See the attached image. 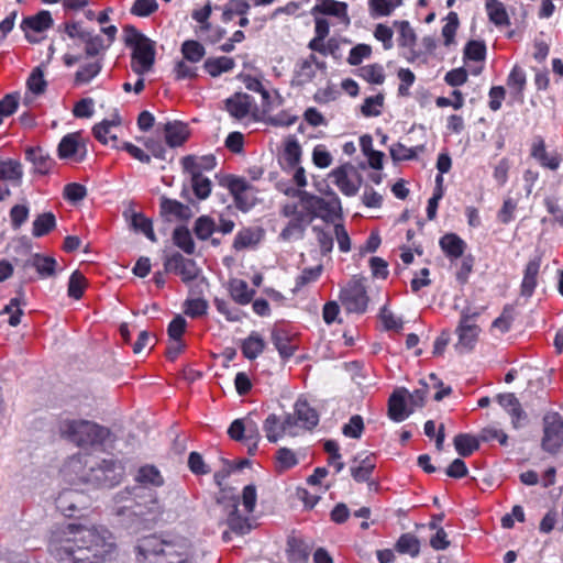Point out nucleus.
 <instances>
[{
  "label": "nucleus",
  "mask_w": 563,
  "mask_h": 563,
  "mask_svg": "<svg viewBox=\"0 0 563 563\" xmlns=\"http://www.w3.org/2000/svg\"><path fill=\"white\" fill-rule=\"evenodd\" d=\"M217 503L222 506L227 516L225 523L230 529L222 533V540L224 542L231 541V532L242 536L249 533L253 529L251 518L240 514V499L232 489H221L220 495L217 497Z\"/></svg>",
  "instance_id": "obj_4"
},
{
  "label": "nucleus",
  "mask_w": 563,
  "mask_h": 563,
  "mask_svg": "<svg viewBox=\"0 0 563 563\" xmlns=\"http://www.w3.org/2000/svg\"><path fill=\"white\" fill-rule=\"evenodd\" d=\"M25 158L31 162L36 173L46 175L54 161L41 148V147H29L25 151Z\"/></svg>",
  "instance_id": "obj_34"
},
{
  "label": "nucleus",
  "mask_w": 563,
  "mask_h": 563,
  "mask_svg": "<svg viewBox=\"0 0 563 563\" xmlns=\"http://www.w3.org/2000/svg\"><path fill=\"white\" fill-rule=\"evenodd\" d=\"M124 32L126 45L133 49L131 68L139 76H143L154 64V43L134 26H126Z\"/></svg>",
  "instance_id": "obj_3"
},
{
  "label": "nucleus",
  "mask_w": 563,
  "mask_h": 563,
  "mask_svg": "<svg viewBox=\"0 0 563 563\" xmlns=\"http://www.w3.org/2000/svg\"><path fill=\"white\" fill-rule=\"evenodd\" d=\"M264 234V230L261 228H243L234 238L233 249L235 251L254 249L261 243Z\"/></svg>",
  "instance_id": "obj_24"
},
{
  "label": "nucleus",
  "mask_w": 563,
  "mask_h": 563,
  "mask_svg": "<svg viewBox=\"0 0 563 563\" xmlns=\"http://www.w3.org/2000/svg\"><path fill=\"white\" fill-rule=\"evenodd\" d=\"M325 62L319 60L314 54L301 58L296 63L292 81L298 86H305L311 82L318 73H324Z\"/></svg>",
  "instance_id": "obj_16"
},
{
  "label": "nucleus",
  "mask_w": 563,
  "mask_h": 563,
  "mask_svg": "<svg viewBox=\"0 0 563 563\" xmlns=\"http://www.w3.org/2000/svg\"><path fill=\"white\" fill-rule=\"evenodd\" d=\"M485 9L489 21L496 26L510 25V19L506 7L499 0H485Z\"/></svg>",
  "instance_id": "obj_36"
},
{
  "label": "nucleus",
  "mask_w": 563,
  "mask_h": 563,
  "mask_svg": "<svg viewBox=\"0 0 563 563\" xmlns=\"http://www.w3.org/2000/svg\"><path fill=\"white\" fill-rule=\"evenodd\" d=\"M86 287V277L78 271H75L69 277L67 289L68 296L75 300H79L82 297Z\"/></svg>",
  "instance_id": "obj_56"
},
{
  "label": "nucleus",
  "mask_w": 563,
  "mask_h": 563,
  "mask_svg": "<svg viewBox=\"0 0 563 563\" xmlns=\"http://www.w3.org/2000/svg\"><path fill=\"white\" fill-rule=\"evenodd\" d=\"M301 154V146L297 140H289L286 143L284 150V159L288 169L300 164Z\"/></svg>",
  "instance_id": "obj_60"
},
{
  "label": "nucleus",
  "mask_w": 563,
  "mask_h": 563,
  "mask_svg": "<svg viewBox=\"0 0 563 563\" xmlns=\"http://www.w3.org/2000/svg\"><path fill=\"white\" fill-rule=\"evenodd\" d=\"M122 124V119L118 112L110 119H104L97 123L92 129V134L101 144L110 145L112 148H120L117 130Z\"/></svg>",
  "instance_id": "obj_17"
},
{
  "label": "nucleus",
  "mask_w": 563,
  "mask_h": 563,
  "mask_svg": "<svg viewBox=\"0 0 563 563\" xmlns=\"http://www.w3.org/2000/svg\"><path fill=\"white\" fill-rule=\"evenodd\" d=\"M165 269L178 275L184 283H190L198 277L199 268L191 258L184 257L180 253L168 256L164 263Z\"/></svg>",
  "instance_id": "obj_18"
},
{
  "label": "nucleus",
  "mask_w": 563,
  "mask_h": 563,
  "mask_svg": "<svg viewBox=\"0 0 563 563\" xmlns=\"http://www.w3.org/2000/svg\"><path fill=\"white\" fill-rule=\"evenodd\" d=\"M339 299L349 313H364L368 306V295L365 279L353 276L344 287L341 288Z\"/></svg>",
  "instance_id": "obj_7"
},
{
  "label": "nucleus",
  "mask_w": 563,
  "mask_h": 563,
  "mask_svg": "<svg viewBox=\"0 0 563 563\" xmlns=\"http://www.w3.org/2000/svg\"><path fill=\"white\" fill-rule=\"evenodd\" d=\"M456 331L459 335L456 349L460 352L471 351L474 347L479 333V328L475 323V314L471 316L463 312Z\"/></svg>",
  "instance_id": "obj_19"
},
{
  "label": "nucleus",
  "mask_w": 563,
  "mask_h": 563,
  "mask_svg": "<svg viewBox=\"0 0 563 563\" xmlns=\"http://www.w3.org/2000/svg\"><path fill=\"white\" fill-rule=\"evenodd\" d=\"M439 244L451 262L462 257L466 249V243L455 233L444 234Z\"/></svg>",
  "instance_id": "obj_30"
},
{
  "label": "nucleus",
  "mask_w": 563,
  "mask_h": 563,
  "mask_svg": "<svg viewBox=\"0 0 563 563\" xmlns=\"http://www.w3.org/2000/svg\"><path fill=\"white\" fill-rule=\"evenodd\" d=\"M181 53L190 63H198L206 54L205 47L197 41L188 40L181 45Z\"/></svg>",
  "instance_id": "obj_58"
},
{
  "label": "nucleus",
  "mask_w": 563,
  "mask_h": 563,
  "mask_svg": "<svg viewBox=\"0 0 563 563\" xmlns=\"http://www.w3.org/2000/svg\"><path fill=\"white\" fill-rule=\"evenodd\" d=\"M55 227V216L52 212H45L33 221L32 234L35 238H41L48 234Z\"/></svg>",
  "instance_id": "obj_47"
},
{
  "label": "nucleus",
  "mask_w": 563,
  "mask_h": 563,
  "mask_svg": "<svg viewBox=\"0 0 563 563\" xmlns=\"http://www.w3.org/2000/svg\"><path fill=\"white\" fill-rule=\"evenodd\" d=\"M298 464L297 455L294 451L287 448H280L276 452V470L278 472H285Z\"/></svg>",
  "instance_id": "obj_57"
},
{
  "label": "nucleus",
  "mask_w": 563,
  "mask_h": 563,
  "mask_svg": "<svg viewBox=\"0 0 563 563\" xmlns=\"http://www.w3.org/2000/svg\"><path fill=\"white\" fill-rule=\"evenodd\" d=\"M191 188L199 200L207 199L211 194V180L205 175H189Z\"/></svg>",
  "instance_id": "obj_53"
},
{
  "label": "nucleus",
  "mask_w": 563,
  "mask_h": 563,
  "mask_svg": "<svg viewBox=\"0 0 563 563\" xmlns=\"http://www.w3.org/2000/svg\"><path fill=\"white\" fill-rule=\"evenodd\" d=\"M482 442H498L500 445H506L508 435L495 426L483 428L478 434Z\"/></svg>",
  "instance_id": "obj_63"
},
{
  "label": "nucleus",
  "mask_w": 563,
  "mask_h": 563,
  "mask_svg": "<svg viewBox=\"0 0 563 563\" xmlns=\"http://www.w3.org/2000/svg\"><path fill=\"white\" fill-rule=\"evenodd\" d=\"M23 172L19 161L5 159L0 162V178L10 181H20Z\"/></svg>",
  "instance_id": "obj_52"
},
{
  "label": "nucleus",
  "mask_w": 563,
  "mask_h": 563,
  "mask_svg": "<svg viewBox=\"0 0 563 563\" xmlns=\"http://www.w3.org/2000/svg\"><path fill=\"white\" fill-rule=\"evenodd\" d=\"M59 431L79 446L100 443L109 434L108 429L87 420H64L59 424Z\"/></svg>",
  "instance_id": "obj_6"
},
{
  "label": "nucleus",
  "mask_w": 563,
  "mask_h": 563,
  "mask_svg": "<svg viewBox=\"0 0 563 563\" xmlns=\"http://www.w3.org/2000/svg\"><path fill=\"white\" fill-rule=\"evenodd\" d=\"M31 265L42 278H47L55 274L57 262L51 256L35 254L31 260Z\"/></svg>",
  "instance_id": "obj_49"
},
{
  "label": "nucleus",
  "mask_w": 563,
  "mask_h": 563,
  "mask_svg": "<svg viewBox=\"0 0 563 563\" xmlns=\"http://www.w3.org/2000/svg\"><path fill=\"white\" fill-rule=\"evenodd\" d=\"M266 346L265 340L258 332H251L241 343V351L244 357L249 360L256 358L263 353Z\"/></svg>",
  "instance_id": "obj_37"
},
{
  "label": "nucleus",
  "mask_w": 563,
  "mask_h": 563,
  "mask_svg": "<svg viewBox=\"0 0 563 563\" xmlns=\"http://www.w3.org/2000/svg\"><path fill=\"white\" fill-rule=\"evenodd\" d=\"M383 104V95L378 93L376 96L367 97L361 107V112L366 118L378 117L382 113Z\"/></svg>",
  "instance_id": "obj_61"
},
{
  "label": "nucleus",
  "mask_w": 563,
  "mask_h": 563,
  "mask_svg": "<svg viewBox=\"0 0 563 563\" xmlns=\"http://www.w3.org/2000/svg\"><path fill=\"white\" fill-rule=\"evenodd\" d=\"M541 266V258L533 257L526 265L521 282V295L530 297L537 287V277Z\"/></svg>",
  "instance_id": "obj_32"
},
{
  "label": "nucleus",
  "mask_w": 563,
  "mask_h": 563,
  "mask_svg": "<svg viewBox=\"0 0 563 563\" xmlns=\"http://www.w3.org/2000/svg\"><path fill=\"white\" fill-rule=\"evenodd\" d=\"M396 550L402 554H409L416 558L420 552V542L418 538L411 533H404L396 543Z\"/></svg>",
  "instance_id": "obj_51"
},
{
  "label": "nucleus",
  "mask_w": 563,
  "mask_h": 563,
  "mask_svg": "<svg viewBox=\"0 0 563 563\" xmlns=\"http://www.w3.org/2000/svg\"><path fill=\"white\" fill-rule=\"evenodd\" d=\"M527 85L525 70L519 66H514L507 78V87L510 96L518 102L523 101V91Z\"/></svg>",
  "instance_id": "obj_31"
},
{
  "label": "nucleus",
  "mask_w": 563,
  "mask_h": 563,
  "mask_svg": "<svg viewBox=\"0 0 563 563\" xmlns=\"http://www.w3.org/2000/svg\"><path fill=\"white\" fill-rule=\"evenodd\" d=\"M212 8L210 2H207L202 8L194 10L191 13V18L200 24L199 34L203 36L207 31L211 30V24L209 23V18L211 15Z\"/></svg>",
  "instance_id": "obj_62"
},
{
  "label": "nucleus",
  "mask_w": 563,
  "mask_h": 563,
  "mask_svg": "<svg viewBox=\"0 0 563 563\" xmlns=\"http://www.w3.org/2000/svg\"><path fill=\"white\" fill-rule=\"evenodd\" d=\"M161 211L164 216H173L179 220H187L191 216V210L188 206L166 197L161 199Z\"/></svg>",
  "instance_id": "obj_39"
},
{
  "label": "nucleus",
  "mask_w": 563,
  "mask_h": 563,
  "mask_svg": "<svg viewBox=\"0 0 563 563\" xmlns=\"http://www.w3.org/2000/svg\"><path fill=\"white\" fill-rule=\"evenodd\" d=\"M139 563H198L192 544L185 539L141 538L135 547Z\"/></svg>",
  "instance_id": "obj_2"
},
{
  "label": "nucleus",
  "mask_w": 563,
  "mask_h": 563,
  "mask_svg": "<svg viewBox=\"0 0 563 563\" xmlns=\"http://www.w3.org/2000/svg\"><path fill=\"white\" fill-rule=\"evenodd\" d=\"M479 437L460 433L454 438V446L461 456L467 457L479 448Z\"/></svg>",
  "instance_id": "obj_43"
},
{
  "label": "nucleus",
  "mask_w": 563,
  "mask_h": 563,
  "mask_svg": "<svg viewBox=\"0 0 563 563\" xmlns=\"http://www.w3.org/2000/svg\"><path fill=\"white\" fill-rule=\"evenodd\" d=\"M251 107L252 98L246 93H235L227 100L228 112L236 119L245 118L250 113Z\"/></svg>",
  "instance_id": "obj_33"
},
{
  "label": "nucleus",
  "mask_w": 563,
  "mask_h": 563,
  "mask_svg": "<svg viewBox=\"0 0 563 563\" xmlns=\"http://www.w3.org/2000/svg\"><path fill=\"white\" fill-rule=\"evenodd\" d=\"M135 481L143 485L162 486L164 484L163 476L153 465H145L139 468Z\"/></svg>",
  "instance_id": "obj_46"
},
{
  "label": "nucleus",
  "mask_w": 563,
  "mask_h": 563,
  "mask_svg": "<svg viewBox=\"0 0 563 563\" xmlns=\"http://www.w3.org/2000/svg\"><path fill=\"white\" fill-rule=\"evenodd\" d=\"M59 158L81 163L87 156V143L81 132L66 134L57 147Z\"/></svg>",
  "instance_id": "obj_14"
},
{
  "label": "nucleus",
  "mask_w": 563,
  "mask_h": 563,
  "mask_svg": "<svg viewBox=\"0 0 563 563\" xmlns=\"http://www.w3.org/2000/svg\"><path fill=\"white\" fill-rule=\"evenodd\" d=\"M220 185L233 196L235 207L246 212L256 205V189L246 179L234 175L224 176Z\"/></svg>",
  "instance_id": "obj_9"
},
{
  "label": "nucleus",
  "mask_w": 563,
  "mask_h": 563,
  "mask_svg": "<svg viewBox=\"0 0 563 563\" xmlns=\"http://www.w3.org/2000/svg\"><path fill=\"white\" fill-rule=\"evenodd\" d=\"M86 505V496L74 489H65L56 498V507L66 516L73 517L75 512Z\"/></svg>",
  "instance_id": "obj_22"
},
{
  "label": "nucleus",
  "mask_w": 563,
  "mask_h": 563,
  "mask_svg": "<svg viewBox=\"0 0 563 563\" xmlns=\"http://www.w3.org/2000/svg\"><path fill=\"white\" fill-rule=\"evenodd\" d=\"M82 41L85 43V56L87 58L101 57L102 60L104 59V54L110 45L101 35L86 34Z\"/></svg>",
  "instance_id": "obj_38"
},
{
  "label": "nucleus",
  "mask_w": 563,
  "mask_h": 563,
  "mask_svg": "<svg viewBox=\"0 0 563 563\" xmlns=\"http://www.w3.org/2000/svg\"><path fill=\"white\" fill-rule=\"evenodd\" d=\"M379 318L384 328L388 331L400 332L404 327V321L400 317L396 316L391 310L384 307L380 309Z\"/></svg>",
  "instance_id": "obj_64"
},
{
  "label": "nucleus",
  "mask_w": 563,
  "mask_h": 563,
  "mask_svg": "<svg viewBox=\"0 0 563 563\" xmlns=\"http://www.w3.org/2000/svg\"><path fill=\"white\" fill-rule=\"evenodd\" d=\"M329 177L332 179L333 184L339 188V190L346 197L355 196L362 185L360 174L350 163H345L332 169L329 174Z\"/></svg>",
  "instance_id": "obj_10"
},
{
  "label": "nucleus",
  "mask_w": 563,
  "mask_h": 563,
  "mask_svg": "<svg viewBox=\"0 0 563 563\" xmlns=\"http://www.w3.org/2000/svg\"><path fill=\"white\" fill-rule=\"evenodd\" d=\"M297 421L299 428H303L306 430H311L319 422V415L317 411L310 407L307 400L299 398L295 404V416H292Z\"/></svg>",
  "instance_id": "obj_25"
},
{
  "label": "nucleus",
  "mask_w": 563,
  "mask_h": 563,
  "mask_svg": "<svg viewBox=\"0 0 563 563\" xmlns=\"http://www.w3.org/2000/svg\"><path fill=\"white\" fill-rule=\"evenodd\" d=\"M263 430L267 440L275 443L285 435H298L299 426L291 415L280 419L275 413H272L265 419Z\"/></svg>",
  "instance_id": "obj_12"
},
{
  "label": "nucleus",
  "mask_w": 563,
  "mask_h": 563,
  "mask_svg": "<svg viewBox=\"0 0 563 563\" xmlns=\"http://www.w3.org/2000/svg\"><path fill=\"white\" fill-rule=\"evenodd\" d=\"M497 400L500 406L504 407L512 416L514 426L518 427L519 421L525 418V413L518 399L514 396V394L506 393L499 394L497 396Z\"/></svg>",
  "instance_id": "obj_44"
},
{
  "label": "nucleus",
  "mask_w": 563,
  "mask_h": 563,
  "mask_svg": "<svg viewBox=\"0 0 563 563\" xmlns=\"http://www.w3.org/2000/svg\"><path fill=\"white\" fill-rule=\"evenodd\" d=\"M563 445V419L558 412H549L543 418L542 448L550 453Z\"/></svg>",
  "instance_id": "obj_11"
},
{
  "label": "nucleus",
  "mask_w": 563,
  "mask_h": 563,
  "mask_svg": "<svg viewBox=\"0 0 563 563\" xmlns=\"http://www.w3.org/2000/svg\"><path fill=\"white\" fill-rule=\"evenodd\" d=\"M427 389H395L387 401V417L394 422H402L410 417L417 408L424 405Z\"/></svg>",
  "instance_id": "obj_5"
},
{
  "label": "nucleus",
  "mask_w": 563,
  "mask_h": 563,
  "mask_svg": "<svg viewBox=\"0 0 563 563\" xmlns=\"http://www.w3.org/2000/svg\"><path fill=\"white\" fill-rule=\"evenodd\" d=\"M285 192L287 195H298L299 200L297 202L286 203L282 209L283 216L286 218L298 219L303 222L310 223L313 219L311 210L310 208H308L307 205L309 199V192L295 189H288Z\"/></svg>",
  "instance_id": "obj_20"
},
{
  "label": "nucleus",
  "mask_w": 563,
  "mask_h": 563,
  "mask_svg": "<svg viewBox=\"0 0 563 563\" xmlns=\"http://www.w3.org/2000/svg\"><path fill=\"white\" fill-rule=\"evenodd\" d=\"M234 67V59L228 56L209 57L203 63L205 70L211 77H219L224 73H230L233 70Z\"/></svg>",
  "instance_id": "obj_35"
},
{
  "label": "nucleus",
  "mask_w": 563,
  "mask_h": 563,
  "mask_svg": "<svg viewBox=\"0 0 563 563\" xmlns=\"http://www.w3.org/2000/svg\"><path fill=\"white\" fill-rule=\"evenodd\" d=\"M312 11L324 15H332L344 23H349L347 4L335 0H318Z\"/></svg>",
  "instance_id": "obj_29"
},
{
  "label": "nucleus",
  "mask_w": 563,
  "mask_h": 563,
  "mask_svg": "<svg viewBox=\"0 0 563 563\" xmlns=\"http://www.w3.org/2000/svg\"><path fill=\"white\" fill-rule=\"evenodd\" d=\"M216 222L208 216L199 217L194 227V232L199 240H208L216 231Z\"/></svg>",
  "instance_id": "obj_59"
},
{
  "label": "nucleus",
  "mask_w": 563,
  "mask_h": 563,
  "mask_svg": "<svg viewBox=\"0 0 563 563\" xmlns=\"http://www.w3.org/2000/svg\"><path fill=\"white\" fill-rule=\"evenodd\" d=\"M53 24L52 15L48 11H41L33 16L23 20L21 27L25 33V37L31 43L38 42V33L48 30Z\"/></svg>",
  "instance_id": "obj_21"
},
{
  "label": "nucleus",
  "mask_w": 563,
  "mask_h": 563,
  "mask_svg": "<svg viewBox=\"0 0 563 563\" xmlns=\"http://www.w3.org/2000/svg\"><path fill=\"white\" fill-rule=\"evenodd\" d=\"M325 197L309 194L308 208L311 210L312 219L320 218L327 223H334L342 219V205L339 196L329 189Z\"/></svg>",
  "instance_id": "obj_8"
},
{
  "label": "nucleus",
  "mask_w": 563,
  "mask_h": 563,
  "mask_svg": "<svg viewBox=\"0 0 563 563\" xmlns=\"http://www.w3.org/2000/svg\"><path fill=\"white\" fill-rule=\"evenodd\" d=\"M164 137L169 147L181 146L189 137V129L187 124L174 121L164 124Z\"/></svg>",
  "instance_id": "obj_26"
},
{
  "label": "nucleus",
  "mask_w": 563,
  "mask_h": 563,
  "mask_svg": "<svg viewBox=\"0 0 563 563\" xmlns=\"http://www.w3.org/2000/svg\"><path fill=\"white\" fill-rule=\"evenodd\" d=\"M376 467V457L369 454L358 462L357 465L351 467V475L358 483L367 482Z\"/></svg>",
  "instance_id": "obj_41"
},
{
  "label": "nucleus",
  "mask_w": 563,
  "mask_h": 563,
  "mask_svg": "<svg viewBox=\"0 0 563 563\" xmlns=\"http://www.w3.org/2000/svg\"><path fill=\"white\" fill-rule=\"evenodd\" d=\"M356 75L374 85H382L385 81L384 67L379 64L365 65L357 69Z\"/></svg>",
  "instance_id": "obj_48"
},
{
  "label": "nucleus",
  "mask_w": 563,
  "mask_h": 563,
  "mask_svg": "<svg viewBox=\"0 0 563 563\" xmlns=\"http://www.w3.org/2000/svg\"><path fill=\"white\" fill-rule=\"evenodd\" d=\"M229 294L234 302L246 306L252 302L256 290L249 287V284L240 278H232L229 282Z\"/></svg>",
  "instance_id": "obj_27"
},
{
  "label": "nucleus",
  "mask_w": 563,
  "mask_h": 563,
  "mask_svg": "<svg viewBox=\"0 0 563 563\" xmlns=\"http://www.w3.org/2000/svg\"><path fill=\"white\" fill-rule=\"evenodd\" d=\"M530 157L542 168L555 172L560 168L563 156L556 150L549 151L543 136L534 135L529 147Z\"/></svg>",
  "instance_id": "obj_13"
},
{
  "label": "nucleus",
  "mask_w": 563,
  "mask_h": 563,
  "mask_svg": "<svg viewBox=\"0 0 563 563\" xmlns=\"http://www.w3.org/2000/svg\"><path fill=\"white\" fill-rule=\"evenodd\" d=\"M181 166L188 175H203L205 170L214 168L216 157L212 155L202 157L188 155L181 158Z\"/></svg>",
  "instance_id": "obj_28"
},
{
  "label": "nucleus",
  "mask_w": 563,
  "mask_h": 563,
  "mask_svg": "<svg viewBox=\"0 0 563 563\" xmlns=\"http://www.w3.org/2000/svg\"><path fill=\"white\" fill-rule=\"evenodd\" d=\"M402 5V0H368L369 15L374 19L388 16Z\"/></svg>",
  "instance_id": "obj_42"
},
{
  "label": "nucleus",
  "mask_w": 563,
  "mask_h": 563,
  "mask_svg": "<svg viewBox=\"0 0 563 563\" xmlns=\"http://www.w3.org/2000/svg\"><path fill=\"white\" fill-rule=\"evenodd\" d=\"M131 225L136 232L143 233L150 241L156 242V235L153 230L152 221L144 214L133 213Z\"/></svg>",
  "instance_id": "obj_54"
},
{
  "label": "nucleus",
  "mask_w": 563,
  "mask_h": 563,
  "mask_svg": "<svg viewBox=\"0 0 563 563\" xmlns=\"http://www.w3.org/2000/svg\"><path fill=\"white\" fill-rule=\"evenodd\" d=\"M272 341L284 360L290 358L298 349L297 333L287 323H279L274 327Z\"/></svg>",
  "instance_id": "obj_15"
},
{
  "label": "nucleus",
  "mask_w": 563,
  "mask_h": 563,
  "mask_svg": "<svg viewBox=\"0 0 563 563\" xmlns=\"http://www.w3.org/2000/svg\"><path fill=\"white\" fill-rule=\"evenodd\" d=\"M423 151V146L407 147L402 143H395L390 146L389 152L394 161H410L415 159L418 152Z\"/></svg>",
  "instance_id": "obj_55"
},
{
  "label": "nucleus",
  "mask_w": 563,
  "mask_h": 563,
  "mask_svg": "<svg viewBox=\"0 0 563 563\" xmlns=\"http://www.w3.org/2000/svg\"><path fill=\"white\" fill-rule=\"evenodd\" d=\"M174 244L184 251L186 254L191 255L195 253V242L188 228L180 225L173 232Z\"/></svg>",
  "instance_id": "obj_45"
},
{
  "label": "nucleus",
  "mask_w": 563,
  "mask_h": 563,
  "mask_svg": "<svg viewBox=\"0 0 563 563\" xmlns=\"http://www.w3.org/2000/svg\"><path fill=\"white\" fill-rule=\"evenodd\" d=\"M287 555L291 563H306L310 554V548L301 539L291 538L287 543Z\"/></svg>",
  "instance_id": "obj_40"
},
{
  "label": "nucleus",
  "mask_w": 563,
  "mask_h": 563,
  "mask_svg": "<svg viewBox=\"0 0 563 563\" xmlns=\"http://www.w3.org/2000/svg\"><path fill=\"white\" fill-rule=\"evenodd\" d=\"M81 62V65L75 74L76 85H85L90 82L100 74L103 67V60L101 57L87 58L85 56Z\"/></svg>",
  "instance_id": "obj_23"
},
{
  "label": "nucleus",
  "mask_w": 563,
  "mask_h": 563,
  "mask_svg": "<svg viewBox=\"0 0 563 563\" xmlns=\"http://www.w3.org/2000/svg\"><path fill=\"white\" fill-rule=\"evenodd\" d=\"M394 25L397 27L399 46L412 48L417 42V35L408 21H395Z\"/></svg>",
  "instance_id": "obj_50"
},
{
  "label": "nucleus",
  "mask_w": 563,
  "mask_h": 563,
  "mask_svg": "<svg viewBox=\"0 0 563 563\" xmlns=\"http://www.w3.org/2000/svg\"><path fill=\"white\" fill-rule=\"evenodd\" d=\"M48 551L63 563H104L117 555L118 544L104 526L68 523L53 533Z\"/></svg>",
  "instance_id": "obj_1"
}]
</instances>
